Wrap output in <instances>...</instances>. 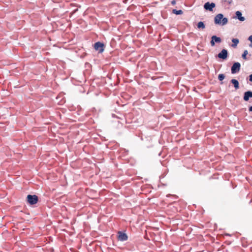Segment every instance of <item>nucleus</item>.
I'll return each mask as SVG.
<instances>
[{"mask_svg": "<svg viewBox=\"0 0 252 252\" xmlns=\"http://www.w3.org/2000/svg\"><path fill=\"white\" fill-rule=\"evenodd\" d=\"M249 111L250 112H252V106H250L249 108Z\"/></svg>", "mask_w": 252, "mask_h": 252, "instance_id": "412c9836", "label": "nucleus"}, {"mask_svg": "<svg viewBox=\"0 0 252 252\" xmlns=\"http://www.w3.org/2000/svg\"><path fill=\"white\" fill-rule=\"evenodd\" d=\"M225 78V75L223 74H220L218 75V79L222 81Z\"/></svg>", "mask_w": 252, "mask_h": 252, "instance_id": "dca6fc26", "label": "nucleus"}, {"mask_svg": "<svg viewBox=\"0 0 252 252\" xmlns=\"http://www.w3.org/2000/svg\"><path fill=\"white\" fill-rule=\"evenodd\" d=\"M231 83H232L236 90H237L239 88V83L237 80L235 79H232L230 81Z\"/></svg>", "mask_w": 252, "mask_h": 252, "instance_id": "9b49d317", "label": "nucleus"}, {"mask_svg": "<svg viewBox=\"0 0 252 252\" xmlns=\"http://www.w3.org/2000/svg\"><path fill=\"white\" fill-rule=\"evenodd\" d=\"M228 23V19L224 17L223 15L221 13H219L216 15L214 18V23L216 25L220 26H224Z\"/></svg>", "mask_w": 252, "mask_h": 252, "instance_id": "f257e3e1", "label": "nucleus"}, {"mask_svg": "<svg viewBox=\"0 0 252 252\" xmlns=\"http://www.w3.org/2000/svg\"><path fill=\"white\" fill-rule=\"evenodd\" d=\"M172 13L176 15H181L183 13V11L182 10L173 9Z\"/></svg>", "mask_w": 252, "mask_h": 252, "instance_id": "4468645a", "label": "nucleus"}, {"mask_svg": "<svg viewBox=\"0 0 252 252\" xmlns=\"http://www.w3.org/2000/svg\"><path fill=\"white\" fill-rule=\"evenodd\" d=\"M94 48L99 53H101L104 50L105 45L102 42L98 41L94 44Z\"/></svg>", "mask_w": 252, "mask_h": 252, "instance_id": "7ed1b4c3", "label": "nucleus"}, {"mask_svg": "<svg viewBox=\"0 0 252 252\" xmlns=\"http://www.w3.org/2000/svg\"><path fill=\"white\" fill-rule=\"evenodd\" d=\"M252 97V91H248L244 94L243 99L245 101H249L250 98Z\"/></svg>", "mask_w": 252, "mask_h": 252, "instance_id": "9d476101", "label": "nucleus"}, {"mask_svg": "<svg viewBox=\"0 0 252 252\" xmlns=\"http://www.w3.org/2000/svg\"><path fill=\"white\" fill-rule=\"evenodd\" d=\"M27 200L30 205H34L37 203L38 197L36 195L29 194L27 196Z\"/></svg>", "mask_w": 252, "mask_h": 252, "instance_id": "f03ea898", "label": "nucleus"}, {"mask_svg": "<svg viewBox=\"0 0 252 252\" xmlns=\"http://www.w3.org/2000/svg\"><path fill=\"white\" fill-rule=\"evenodd\" d=\"M171 3L172 5H174L176 4V0H173L171 1Z\"/></svg>", "mask_w": 252, "mask_h": 252, "instance_id": "a211bd4d", "label": "nucleus"}, {"mask_svg": "<svg viewBox=\"0 0 252 252\" xmlns=\"http://www.w3.org/2000/svg\"><path fill=\"white\" fill-rule=\"evenodd\" d=\"M249 80L252 82V74L249 76Z\"/></svg>", "mask_w": 252, "mask_h": 252, "instance_id": "6ab92c4d", "label": "nucleus"}, {"mask_svg": "<svg viewBox=\"0 0 252 252\" xmlns=\"http://www.w3.org/2000/svg\"><path fill=\"white\" fill-rule=\"evenodd\" d=\"M241 68V64L238 62L234 63L231 68V71L232 74H235L238 72Z\"/></svg>", "mask_w": 252, "mask_h": 252, "instance_id": "20e7f679", "label": "nucleus"}, {"mask_svg": "<svg viewBox=\"0 0 252 252\" xmlns=\"http://www.w3.org/2000/svg\"><path fill=\"white\" fill-rule=\"evenodd\" d=\"M234 18L237 19L241 22H243L245 20V18L242 16V12L240 11H237L235 12V16Z\"/></svg>", "mask_w": 252, "mask_h": 252, "instance_id": "1a4fd4ad", "label": "nucleus"}, {"mask_svg": "<svg viewBox=\"0 0 252 252\" xmlns=\"http://www.w3.org/2000/svg\"><path fill=\"white\" fill-rule=\"evenodd\" d=\"M250 47L252 48V42L250 43Z\"/></svg>", "mask_w": 252, "mask_h": 252, "instance_id": "4be33fe9", "label": "nucleus"}, {"mask_svg": "<svg viewBox=\"0 0 252 252\" xmlns=\"http://www.w3.org/2000/svg\"><path fill=\"white\" fill-rule=\"evenodd\" d=\"M216 6V4L214 2H207L206 3H205V4H204V8L206 10H208V11H213V8Z\"/></svg>", "mask_w": 252, "mask_h": 252, "instance_id": "0eeeda50", "label": "nucleus"}, {"mask_svg": "<svg viewBox=\"0 0 252 252\" xmlns=\"http://www.w3.org/2000/svg\"><path fill=\"white\" fill-rule=\"evenodd\" d=\"M224 1L225 2H227L229 3H231V2H232V0H224Z\"/></svg>", "mask_w": 252, "mask_h": 252, "instance_id": "aec40b11", "label": "nucleus"}, {"mask_svg": "<svg viewBox=\"0 0 252 252\" xmlns=\"http://www.w3.org/2000/svg\"><path fill=\"white\" fill-rule=\"evenodd\" d=\"M197 28L199 29L203 30L205 28V25L203 22H199L197 25Z\"/></svg>", "mask_w": 252, "mask_h": 252, "instance_id": "ddd939ff", "label": "nucleus"}, {"mask_svg": "<svg viewBox=\"0 0 252 252\" xmlns=\"http://www.w3.org/2000/svg\"><path fill=\"white\" fill-rule=\"evenodd\" d=\"M248 51L247 50H245L242 55V57L243 59L244 60H247V55H248Z\"/></svg>", "mask_w": 252, "mask_h": 252, "instance_id": "2eb2a0df", "label": "nucleus"}, {"mask_svg": "<svg viewBox=\"0 0 252 252\" xmlns=\"http://www.w3.org/2000/svg\"><path fill=\"white\" fill-rule=\"evenodd\" d=\"M248 40L250 41L251 43H252V35L249 37Z\"/></svg>", "mask_w": 252, "mask_h": 252, "instance_id": "f3484780", "label": "nucleus"}, {"mask_svg": "<svg viewBox=\"0 0 252 252\" xmlns=\"http://www.w3.org/2000/svg\"><path fill=\"white\" fill-rule=\"evenodd\" d=\"M118 239L120 241H125L128 239V237L126 233L119 231L118 232Z\"/></svg>", "mask_w": 252, "mask_h": 252, "instance_id": "39448f33", "label": "nucleus"}, {"mask_svg": "<svg viewBox=\"0 0 252 252\" xmlns=\"http://www.w3.org/2000/svg\"><path fill=\"white\" fill-rule=\"evenodd\" d=\"M221 41V39L220 37L217 36L216 35H213L211 37V40L210 41V44L212 46H214L215 45V42L216 43H220Z\"/></svg>", "mask_w": 252, "mask_h": 252, "instance_id": "6e6552de", "label": "nucleus"}, {"mask_svg": "<svg viewBox=\"0 0 252 252\" xmlns=\"http://www.w3.org/2000/svg\"><path fill=\"white\" fill-rule=\"evenodd\" d=\"M169 195H170V194H168V195H167V196H169Z\"/></svg>", "mask_w": 252, "mask_h": 252, "instance_id": "5701e85b", "label": "nucleus"}, {"mask_svg": "<svg viewBox=\"0 0 252 252\" xmlns=\"http://www.w3.org/2000/svg\"><path fill=\"white\" fill-rule=\"evenodd\" d=\"M232 42H233V44H232L231 46L233 48H235L237 47V44L239 43V40L237 38H233L232 39Z\"/></svg>", "mask_w": 252, "mask_h": 252, "instance_id": "f8f14e48", "label": "nucleus"}, {"mask_svg": "<svg viewBox=\"0 0 252 252\" xmlns=\"http://www.w3.org/2000/svg\"><path fill=\"white\" fill-rule=\"evenodd\" d=\"M228 57V51L226 49H222L218 54V57L220 59L226 60Z\"/></svg>", "mask_w": 252, "mask_h": 252, "instance_id": "423d86ee", "label": "nucleus"}]
</instances>
